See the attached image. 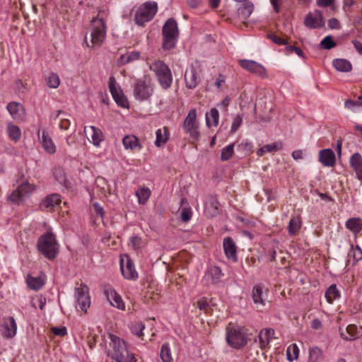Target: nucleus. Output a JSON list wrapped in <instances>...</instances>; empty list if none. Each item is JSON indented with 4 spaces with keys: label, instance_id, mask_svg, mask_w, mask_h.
Listing matches in <instances>:
<instances>
[{
    "label": "nucleus",
    "instance_id": "1",
    "mask_svg": "<svg viewBox=\"0 0 362 362\" xmlns=\"http://www.w3.org/2000/svg\"><path fill=\"white\" fill-rule=\"evenodd\" d=\"M110 345L112 347L110 353L112 359L117 362H135L134 355L128 349L126 342L115 334H110Z\"/></svg>",
    "mask_w": 362,
    "mask_h": 362
},
{
    "label": "nucleus",
    "instance_id": "2",
    "mask_svg": "<svg viewBox=\"0 0 362 362\" xmlns=\"http://www.w3.org/2000/svg\"><path fill=\"white\" fill-rule=\"evenodd\" d=\"M38 250L47 259H53L59 251V244L52 232H47L37 241Z\"/></svg>",
    "mask_w": 362,
    "mask_h": 362
},
{
    "label": "nucleus",
    "instance_id": "3",
    "mask_svg": "<svg viewBox=\"0 0 362 362\" xmlns=\"http://www.w3.org/2000/svg\"><path fill=\"white\" fill-rule=\"evenodd\" d=\"M226 330V341L231 347L240 349L247 343L245 329L243 327L229 323Z\"/></svg>",
    "mask_w": 362,
    "mask_h": 362
},
{
    "label": "nucleus",
    "instance_id": "4",
    "mask_svg": "<svg viewBox=\"0 0 362 362\" xmlns=\"http://www.w3.org/2000/svg\"><path fill=\"white\" fill-rule=\"evenodd\" d=\"M149 69L153 71L163 88L168 89L172 84L173 76L169 67L160 60H155L149 64Z\"/></svg>",
    "mask_w": 362,
    "mask_h": 362
},
{
    "label": "nucleus",
    "instance_id": "5",
    "mask_svg": "<svg viewBox=\"0 0 362 362\" xmlns=\"http://www.w3.org/2000/svg\"><path fill=\"white\" fill-rule=\"evenodd\" d=\"M106 35V29L103 19L95 18L92 21L90 28V39L91 45L88 42V36L85 37L88 47H100L103 42Z\"/></svg>",
    "mask_w": 362,
    "mask_h": 362
},
{
    "label": "nucleus",
    "instance_id": "6",
    "mask_svg": "<svg viewBox=\"0 0 362 362\" xmlns=\"http://www.w3.org/2000/svg\"><path fill=\"white\" fill-rule=\"evenodd\" d=\"M179 35L177 22L173 18L168 19L163 28V48L171 49L175 47Z\"/></svg>",
    "mask_w": 362,
    "mask_h": 362
},
{
    "label": "nucleus",
    "instance_id": "7",
    "mask_svg": "<svg viewBox=\"0 0 362 362\" xmlns=\"http://www.w3.org/2000/svg\"><path fill=\"white\" fill-rule=\"evenodd\" d=\"M158 11V5L155 1H147L142 4L135 13L136 23L143 26L146 23L151 21Z\"/></svg>",
    "mask_w": 362,
    "mask_h": 362
},
{
    "label": "nucleus",
    "instance_id": "8",
    "mask_svg": "<svg viewBox=\"0 0 362 362\" xmlns=\"http://www.w3.org/2000/svg\"><path fill=\"white\" fill-rule=\"evenodd\" d=\"M153 87L146 76L136 81L134 86V96L139 101L148 100L153 95Z\"/></svg>",
    "mask_w": 362,
    "mask_h": 362
},
{
    "label": "nucleus",
    "instance_id": "9",
    "mask_svg": "<svg viewBox=\"0 0 362 362\" xmlns=\"http://www.w3.org/2000/svg\"><path fill=\"white\" fill-rule=\"evenodd\" d=\"M183 129L185 133L194 139L197 140L199 137L198 125L197 123V112L195 109H192L188 112L187 116L183 122Z\"/></svg>",
    "mask_w": 362,
    "mask_h": 362
},
{
    "label": "nucleus",
    "instance_id": "10",
    "mask_svg": "<svg viewBox=\"0 0 362 362\" xmlns=\"http://www.w3.org/2000/svg\"><path fill=\"white\" fill-rule=\"evenodd\" d=\"M35 189V185L25 182L9 195L8 200L14 204H19L29 197Z\"/></svg>",
    "mask_w": 362,
    "mask_h": 362
},
{
    "label": "nucleus",
    "instance_id": "11",
    "mask_svg": "<svg viewBox=\"0 0 362 362\" xmlns=\"http://www.w3.org/2000/svg\"><path fill=\"white\" fill-rule=\"evenodd\" d=\"M109 89L113 99L119 106L124 108L129 107V102L120 87L117 84L114 76H111L109 78Z\"/></svg>",
    "mask_w": 362,
    "mask_h": 362
},
{
    "label": "nucleus",
    "instance_id": "12",
    "mask_svg": "<svg viewBox=\"0 0 362 362\" xmlns=\"http://www.w3.org/2000/svg\"><path fill=\"white\" fill-rule=\"evenodd\" d=\"M75 296L77 301L76 308L86 312L90 305L88 288L86 285L81 284L76 288Z\"/></svg>",
    "mask_w": 362,
    "mask_h": 362
},
{
    "label": "nucleus",
    "instance_id": "13",
    "mask_svg": "<svg viewBox=\"0 0 362 362\" xmlns=\"http://www.w3.org/2000/svg\"><path fill=\"white\" fill-rule=\"evenodd\" d=\"M304 25L309 29L322 28L325 25L322 13L319 10L309 12L305 17Z\"/></svg>",
    "mask_w": 362,
    "mask_h": 362
},
{
    "label": "nucleus",
    "instance_id": "14",
    "mask_svg": "<svg viewBox=\"0 0 362 362\" xmlns=\"http://www.w3.org/2000/svg\"><path fill=\"white\" fill-rule=\"evenodd\" d=\"M120 268L123 276L129 280H134L138 278V274L134 268L133 262L129 256L124 255L120 259Z\"/></svg>",
    "mask_w": 362,
    "mask_h": 362
},
{
    "label": "nucleus",
    "instance_id": "15",
    "mask_svg": "<svg viewBox=\"0 0 362 362\" xmlns=\"http://www.w3.org/2000/svg\"><path fill=\"white\" fill-rule=\"evenodd\" d=\"M240 65L243 69L247 70L248 71L256 74L257 76L264 77L266 76V69L264 67L252 60H247V59H242L240 60Z\"/></svg>",
    "mask_w": 362,
    "mask_h": 362
},
{
    "label": "nucleus",
    "instance_id": "16",
    "mask_svg": "<svg viewBox=\"0 0 362 362\" xmlns=\"http://www.w3.org/2000/svg\"><path fill=\"white\" fill-rule=\"evenodd\" d=\"M253 302L257 308L263 307L267 298V289L260 285L255 286L252 292Z\"/></svg>",
    "mask_w": 362,
    "mask_h": 362
},
{
    "label": "nucleus",
    "instance_id": "17",
    "mask_svg": "<svg viewBox=\"0 0 362 362\" xmlns=\"http://www.w3.org/2000/svg\"><path fill=\"white\" fill-rule=\"evenodd\" d=\"M84 133L87 139L95 146H98L103 140L101 130L94 126L85 127Z\"/></svg>",
    "mask_w": 362,
    "mask_h": 362
},
{
    "label": "nucleus",
    "instance_id": "18",
    "mask_svg": "<svg viewBox=\"0 0 362 362\" xmlns=\"http://www.w3.org/2000/svg\"><path fill=\"white\" fill-rule=\"evenodd\" d=\"M223 246L226 257L236 262L238 261L237 247L233 240L230 237L224 238Z\"/></svg>",
    "mask_w": 362,
    "mask_h": 362
},
{
    "label": "nucleus",
    "instance_id": "19",
    "mask_svg": "<svg viewBox=\"0 0 362 362\" xmlns=\"http://www.w3.org/2000/svg\"><path fill=\"white\" fill-rule=\"evenodd\" d=\"M6 109L14 120L22 121L25 118V110L20 103L11 102L7 105Z\"/></svg>",
    "mask_w": 362,
    "mask_h": 362
},
{
    "label": "nucleus",
    "instance_id": "20",
    "mask_svg": "<svg viewBox=\"0 0 362 362\" xmlns=\"http://www.w3.org/2000/svg\"><path fill=\"white\" fill-rule=\"evenodd\" d=\"M40 141L45 151L50 155H53L57 151V146L49 133L46 130H42Z\"/></svg>",
    "mask_w": 362,
    "mask_h": 362
},
{
    "label": "nucleus",
    "instance_id": "21",
    "mask_svg": "<svg viewBox=\"0 0 362 362\" xmlns=\"http://www.w3.org/2000/svg\"><path fill=\"white\" fill-rule=\"evenodd\" d=\"M105 294L110 303L119 310H124L125 308L124 303L121 296L112 288H107L105 290Z\"/></svg>",
    "mask_w": 362,
    "mask_h": 362
},
{
    "label": "nucleus",
    "instance_id": "22",
    "mask_svg": "<svg viewBox=\"0 0 362 362\" xmlns=\"http://www.w3.org/2000/svg\"><path fill=\"white\" fill-rule=\"evenodd\" d=\"M186 86L189 88H194L199 81V71L192 66L187 70L185 75Z\"/></svg>",
    "mask_w": 362,
    "mask_h": 362
},
{
    "label": "nucleus",
    "instance_id": "23",
    "mask_svg": "<svg viewBox=\"0 0 362 362\" xmlns=\"http://www.w3.org/2000/svg\"><path fill=\"white\" fill-rule=\"evenodd\" d=\"M274 332V330L272 328L264 329L260 331L258 337L261 349L263 350L267 348L272 341L275 339Z\"/></svg>",
    "mask_w": 362,
    "mask_h": 362
},
{
    "label": "nucleus",
    "instance_id": "24",
    "mask_svg": "<svg viewBox=\"0 0 362 362\" xmlns=\"http://www.w3.org/2000/svg\"><path fill=\"white\" fill-rule=\"evenodd\" d=\"M341 336L346 340H354L362 336V327L349 325L345 331H341Z\"/></svg>",
    "mask_w": 362,
    "mask_h": 362
},
{
    "label": "nucleus",
    "instance_id": "25",
    "mask_svg": "<svg viewBox=\"0 0 362 362\" xmlns=\"http://www.w3.org/2000/svg\"><path fill=\"white\" fill-rule=\"evenodd\" d=\"M4 332L2 335L5 338H13L16 334L17 325L13 317H8L4 320Z\"/></svg>",
    "mask_w": 362,
    "mask_h": 362
},
{
    "label": "nucleus",
    "instance_id": "26",
    "mask_svg": "<svg viewBox=\"0 0 362 362\" xmlns=\"http://www.w3.org/2000/svg\"><path fill=\"white\" fill-rule=\"evenodd\" d=\"M319 160L324 166H334L336 161L334 153L330 148L321 150L319 153Z\"/></svg>",
    "mask_w": 362,
    "mask_h": 362
},
{
    "label": "nucleus",
    "instance_id": "27",
    "mask_svg": "<svg viewBox=\"0 0 362 362\" xmlns=\"http://www.w3.org/2000/svg\"><path fill=\"white\" fill-rule=\"evenodd\" d=\"M122 144L125 149L136 150L141 148L138 138L134 135L125 136L122 139Z\"/></svg>",
    "mask_w": 362,
    "mask_h": 362
},
{
    "label": "nucleus",
    "instance_id": "28",
    "mask_svg": "<svg viewBox=\"0 0 362 362\" xmlns=\"http://www.w3.org/2000/svg\"><path fill=\"white\" fill-rule=\"evenodd\" d=\"M223 276V274L220 267L214 266L210 268L209 272L206 274L205 278L210 279L213 284H217L221 281Z\"/></svg>",
    "mask_w": 362,
    "mask_h": 362
},
{
    "label": "nucleus",
    "instance_id": "29",
    "mask_svg": "<svg viewBox=\"0 0 362 362\" xmlns=\"http://www.w3.org/2000/svg\"><path fill=\"white\" fill-rule=\"evenodd\" d=\"M28 286L35 291L40 289L45 284V280L41 276H32L28 275L26 279Z\"/></svg>",
    "mask_w": 362,
    "mask_h": 362
},
{
    "label": "nucleus",
    "instance_id": "30",
    "mask_svg": "<svg viewBox=\"0 0 362 362\" xmlns=\"http://www.w3.org/2000/svg\"><path fill=\"white\" fill-rule=\"evenodd\" d=\"M324 359L322 351L317 346H313L308 350V359L307 362H322Z\"/></svg>",
    "mask_w": 362,
    "mask_h": 362
},
{
    "label": "nucleus",
    "instance_id": "31",
    "mask_svg": "<svg viewBox=\"0 0 362 362\" xmlns=\"http://www.w3.org/2000/svg\"><path fill=\"white\" fill-rule=\"evenodd\" d=\"M346 227L355 234L362 230V219L351 218L346 221Z\"/></svg>",
    "mask_w": 362,
    "mask_h": 362
},
{
    "label": "nucleus",
    "instance_id": "32",
    "mask_svg": "<svg viewBox=\"0 0 362 362\" xmlns=\"http://www.w3.org/2000/svg\"><path fill=\"white\" fill-rule=\"evenodd\" d=\"M219 113L216 108L211 109L209 112L206 114V123L208 127H216L218 124Z\"/></svg>",
    "mask_w": 362,
    "mask_h": 362
},
{
    "label": "nucleus",
    "instance_id": "33",
    "mask_svg": "<svg viewBox=\"0 0 362 362\" xmlns=\"http://www.w3.org/2000/svg\"><path fill=\"white\" fill-rule=\"evenodd\" d=\"M61 202L60 196L57 194L47 197L42 203V206L47 209H52Z\"/></svg>",
    "mask_w": 362,
    "mask_h": 362
},
{
    "label": "nucleus",
    "instance_id": "34",
    "mask_svg": "<svg viewBox=\"0 0 362 362\" xmlns=\"http://www.w3.org/2000/svg\"><path fill=\"white\" fill-rule=\"evenodd\" d=\"M205 212L209 216H214L218 214V202L216 199L211 198L205 205Z\"/></svg>",
    "mask_w": 362,
    "mask_h": 362
},
{
    "label": "nucleus",
    "instance_id": "35",
    "mask_svg": "<svg viewBox=\"0 0 362 362\" xmlns=\"http://www.w3.org/2000/svg\"><path fill=\"white\" fill-rule=\"evenodd\" d=\"M140 53L138 52H131L124 54H122L118 59V64L119 65H124L128 63L133 62L139 59Z\"/></svg>",
    "mask_w": 362,
    "mask_h": 362
},
{
    "label": "nucleus",
    "instance_id": "36",
    "mask_svg": "<svg viewBox=\"0 0 362 362\" xmlns=\"http://www.w3.org/2000/svg\"><path fill=\"white\" fill-rule=\"evenodd\" d=\"M332 64L334 67L339 71L348 72L352 69L351 64L346 59H337L333 61Z\"/></svg>",
    "mask_w": 362,
    "mask_h": 362
},
{
    "label": "nucleus",
    "instance_id": "37",
    "mask_svg": "<svg viewBox=\"0 0 362 362\" xmlns=\"http://www.w3.org/2000/svg\"><path fill=\"white\" fill-rule=\"evenodd\" d=\"M301 220L300 216H294L293 217L288 223V232L291 235H296L298 233L300 227H301Z\"/></svg>",
    "mask_w": 362,
    "mask_h": 362
},
{
    "label": "nucleus",
    "instance_id": "38",
    "mask_svg": "<svg viewBox=\"0 0 362 362\" xmlns=\"http://www.w3.org/2000/svg\"><path fill=\"white\" fill-rule=\"evenodd\" d=\"M156 135L155 145L158 147L165 144L168 139V131L165 127L157 129Z\"/></svg>",
    "mask_w": 362,
    "mask_h": 362
},
{
    "label": "nucleus",
    "instance_id": "39",
    "mask_svg": "<svg viewBox=\"0 0 362 362\" xmlns=\"http://www.w3.org/2000/svg\"><path fill=\"white\" fill-rule=\"evenodd\" d=\"M325 298L329 303L340 297V293L335 284H332L325 291Z\"/></svg>",
    "mask_w": 362,
    "mask_h": 362
},
{
    "label": "nucleus",
    "instance_id": "40",
    "mask_svg": "<svg viewBox=\"0 0 362 362\" xmlns=\"http://www.w3.org/2000/svg\"><path fill=\"white\" fill-rule=\"evenodd\" d=\"M6 129L8 136L11 140L18 141L21 139V131L18 126L8 123Z\"/></svg>",
    "mask_w": 362,
    "mask_h": 362
},
{
    "label": "nucleus",
    "instance_id": "41",
    "mask_svg": "<svg viewBox=\"0 0 362 362\" xmlns=\"http://www.w3.org/2000/svg\"><path fill=\"white\" fill-rule=\"evenodd\" d=\"M362 259V250L358 246L352 247L348 254V262L355 264Z\"/></svg>",
    "mask_w": 362,
    "mask_h": 362
},
{
    "label": "nucleus",
    "instance_id": "42",
    "mask_svg": "<svg viewBox=\"0 0 362 362\" xmlns=\"http://www.w3.org/2000/svg\"><path fill=\"white\" fill-rule=\"evenodd\" d=\"M254 9V6L252 3L247 2L243 4L238 9V14L240 18L244 20L247 19L252 14Z\"/></svg>",
    "mask_w": 362,
    "mask_h": 362
},
{
    "label": "nucleus",
    "instance_id": "43",
    "mask_svg": "<svg viewBox=\"0 0 362 362\" xmlns=\"http://www.w3.org/2000/svg\"><path fill=\"white\" fill-rule=\"evenodd\" d=\"M136 195L138 198L139 203L140 204H144L151 195V191L147 187H141L136 191Z\"/></svg>",
    "mask_w": 362,
    "mask_h": 362
},
{
    "label": "nucleus",
    "instance_id": "44",
    "mask_svg": "<svg viewBox=\"0 0 362 362\" xmlns=\"http://www.w3.org/2000/svg\"><path fill=\"white\" fill-rule=\"evenodd\" d=\"M160 358L163 362H173V357L170 346L168 343L163 344L160 352Z\"/></svg>",
    "mask_w": 362,
    "mask_h": 362
},
{
    "label": "nucleus",
    "instance_id": "45",
    "mask_svg": "<svg viewBox=\"0 0 362 362\" xmlns=\"http://www.w3.org/2000/svg\"><path fill=\"white\" fill-rule=\"evenodd\" d=\"M47 85L51 88H57L60 83L59 76L55 73H50L45 78Z\"/></svg>",
    "mask_w": 362,
    "mask_h": 362
},
{
    "label": "nucleus",
    "instance_id": "46",
    "mask_svg": "<svg viewBox=\"0 0 362 362\" xmlns=\"http://www.w3.org/2000/svg\"><path fill=\"white\" fill-rule=\"evenodd\" d=\"M287 359L290 361L298 359L299 349L296 344H291L286 350Z\"/></svg>",
    "mask_w": 362,
    "mask_h": 362
},
{
    "label": "nucleus",
    "instance_id": "47",
    "mask_svg": "<svg viewBox=\"0 0 362 362\" xmlns=\"http://www.w3.org/2000/svg\"><path fill=\"white\" fill-rule=\"evenodd\" d=\"M234 144H230L227 146H226L225 148H223L221 151V160L222 161H226V160H228V159H230L232 156L233 155V153H234Z\"/></svg>",
    "mask_w": 362,
    "mask_h": 362
},
{
    "label": "nucleus",
    "instance_id": "48",
    "mask_svg": "<svg viewBox=\"0 0 362 362\" xmlns=\"http://www.w3.org/2000/svg\"><path fill=\"white\" fill-rule=\"evenodd\" d=\"M350 165L354 171L361 168L362 166L361 156L358 153L353 154L350 158Z\"/></svg>",
    "mask_w": 362,
    "mask_h": 362
},
{
    "label": "nucleus",
    "instance_id": "49",
    "mask_svg": "<svg viewBox=\"0 0 362 362\" xmlns=\"http://www.w3.org/2000/svg\"><path fill=\"white\" fill-rule=\"evenodd\" d=\"M145 326L141 322H136L131 326L132 332L139 337H141L143 336V330Z\"/></svg>",
    "mask_w": 362,
    "mask_h": 362
},
{
    "label": "nucleus",
    "instance_id": "50",
    "mask_svg": "<svg viewBox=\"0 0 362 362\" xmlns=\"http://www.w3.org/2000/svg\"><path fill=\"white\" fill-rule=\"evenodd\" d=\"M321 46L326 49H330L336 46L331 35H327L323 38L320 42Z\"/></svg>",
    "mask_w": 362,
    "mask_h": 362
},
{
    "label": "nucleus",
    "instance_id": "51",
    "mask_svg": "<svg viewBox=\"0 0 362 362\" xmlns=\"http://www.w3.org/2000/svg\"><path fill=\"white\" fill-rule=\"evenodd\" d=\"M283 147V144L281 141L274 142L270 144L264 145V149H266L267 153H273L276 152Z\"/></svg>",
    "mask_w": 362,
    "mask_h": 362
},
{
    "label": "nucleus",
    "instance_id": "52",
    "mask_svg": "<svg viewBox=\"0 0 362 362\" xmlns=\"http://www.w3.org/2000/svg\"><path fill=\"white\" fill-rule=\"evenodd\" d=\"M53 175L55 180L60 184H63L65 182V176L64 172L60 168H57L53 172Z\"/></svg>",
    "mask_w": 362,
    "mask_h": 362
},
{
    "label": "nucleus",
    "instance_id": "53",
    "mask_svg": "<svg viewBox=\"0 0 362 362\" xmlns=\"http://www.w3.org/2000/svg\"><path fill=\"white\" fill-rule=\"evenodd\" d=\"M344 105L346 108L351 110H354L355 107L362 106V102L354 101V100L349 99L345 101Z\"/></svg>",
    "mask_w": 362,
    "mask_h": 362
},
{
    "label": "nucleus",
    "instance_id": "54",
    "mask_svg": "<svg viewBox=\"0 0 362 362\" xmlns=\"http://www.w3.org/2000/svg\"><path fill=\"white\" fill-rule=\"evenodd\" d=\"M242 122H243V117L240 115H238L235 117V119L232 123L231 131L233 132H236L238 130V129L240 127Z\"/></svg>",
    "mask_w": 362,
    "mask_h": 362
},
{
    "label": "nucleus",
    "instance_id": "55",
    "mask_svg": "<svg viewBox=\"0 0 362 362\" xmlns=\"http://www.w3.org/2000/svg\"><path fill=\"white\" fill-rule=\"evenodd\" d=\"M287 52L288 53L295 52L299 57H303V51L299 48L293 45H290L286 47Z\"/></svg>",
    "mask_w": 362,
    "mask_h": 362
},
{
    "label": "nucleus",
    "instance_id": "56",
    "mask_svg": "<svg viewBox=\"0 0 362 362\" xmlns=\"http://www.w3.org/2000/svg\"><path fill=\"white\" fill-rule=\"evenodd\" d=\"M52 330L54 334L58 336H64L67 334V330L65 327H52Z\"/></svg>",
    "mask_w": 362,
    "mask_h": 362
},
{
    "label": "nucleus",
    "instance_id": "57",
    "mask_svg": "<svg viewBox=\"0 0 362 362\" xmlns=\"http://www.w3.org/2000/svg\"><path fill=\"white\" fill-rule=\"evenodd\" d=\"M71 124L70 121L66 118H62L59 124L61 130H67Z\"/></svg>",
    "mask_w": 362,
    "mask_h": 362
},
{
    "label": "nucleus",
    "instance_id": "58",
    "mask_svg": "<svg viewBox=\"0 0 362 362\" xmlns=\"http://www.w3.org/2000/svg\"><path fill=\"white\" fill-rule=\"evenodd\" d=\"M198 308L202 310H206L209 307V303L205 298L199 299L197 302Z\"/></svg>",
    "mask_w": 362,
    "mask_h": 362
},
{
    "label": "nucleus",
    "instance_id": "59",
    "mask_svg": "<svg viewBox=\"0 0 362 362\" xmlns=\"http://www.w3.org/2000/svg\"><path fill=\"white\" fill-rule=\"evenodd\" d=\"M269 38L271 39V40H272L276 44H278V45L286 44V42L284 39H281V37H279V36H277L274 34H271L269 35Z\"/></svg>",
    "mask_w": 362,
    "mask_h": 362
},
{
    "label": "nucleus",
    "instance_id": "60",
    "mask_svg": "<svg viewBox=\"0 0 362 362\" xmlns=\"http://www.w3.org/2000/svg\"><path fill=\"white\" fill-rule=\"evenodd\" d=\"M328 25L331 29H339L340 27L339 22L336 18H331L328 22Z\"/></svg>",
    "mask_w": 362,
    "mask_h": 362
},
{
    "label": "nucleus",
    "instance_id": "61",
    "mask_svg": "<svg viewBox=\"0 0 362 362\" xmlns=\"http://www.w3.org/2000/svg\"><path fill=\"white\" fill-rule=\"evenodd\" d=\"M282 0H270V3L276 13H279Z\"/></svg>",
    "mask_w": 362,
    "mask_h": 362
},
{
    "label": "nucleus",
    "instance_id": "62",
    "mask_svg": "<svg viewBox=\"0 0 362 362\" xmlns=\"http://www.w3.org/2000/svg\"><path fill=\"white\" fill-rule=\"evenodd\" d=\"M130 241L134 249H137L139 247L141 244V238H139L137 236H134L131 238Z\"/></svg>",
    "mask_w": 362,
    "mask_h": 362
},
{
    "label": "nucleus",
    "instance_id": "63",
    "mask_svg": "<svg viewBox=\"0 0 362 362\" xmlns=\"http://www.w3.org/2000/svg\"><path fill=\"white\" fill-rule=\"evenodd\" d=\"M66 144L68 146H73L76 141V138L75 135H70L66 138Z\"/></svg>",
    "mask_w": 362,
    "mask_h": 362
},
{
    "label": "nucleus",
    "instance_id": "64",
    "mask_svg": "<svg viewBox=\"0 0 362 362\" xmlns=\"http://www.w3.org/2000/svg\"><path fill=\"white\" fill-rule=\"evenodd\" d=\"M322 327V322L318 319H314L311 322V327L314 329H319Z\"/></svg>",
    "mask_w": 362,
    "mask_h": 362
}]
</instances>
